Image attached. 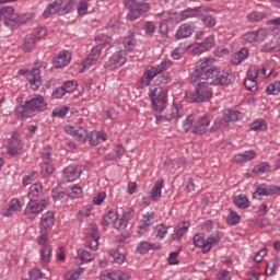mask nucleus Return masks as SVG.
<instances>
[{"label": "nucleus", "instance_id": "nucleus-8", "mask_svg": "<svg viewBox=\"0 0 280 280\" xmlns=\"http://www.w3.org/2000/svg\"><path fill=\"white\" fill-rule=\"evenodd\" d=\"M45 207H47V201L43 199L38 201V199H31L24 209V215L27 220H36L39 213L45 211Z\"/></svg>", "mask_w": 280, "mask_h": 280}, {"label": "nucleus", "instance_id": "nucleus-6", "mask_svg": "<svg viewBox=\"0 0 280 280\" xmlns=\"http://www.w3.org/2000/svg\"><path fill=\"white\" fill-rule=\"evenodd\" d=\"M266 38H268V30L258 28L257 31L247 32L242 35L241 40L242 44L247 47H257V45H261Z\"/></svg>", "mask_w": 280, "mask_h": 280}, {"label": "nucleus", "instance_id": "nucleus-46", "mask_svg": "<svg viewBox=\"0 0 280 280\" xmlns=\"http://www.w3.org/2000/svg\"><path fill=\"white\" fill-rule=\"evenodd\" d=\"M3 23L9 30H16V27H19V19L16 15L5 16Z\"/></svg>", "mask_w": 280, "mask_h": 280}, {"label": "nucleus", "instance_id": "nucleus-17", "mask_svg": "<svg viewBox=\"0 0 280 280\" xmlns=\"http://www.w3.org/2000/svg\"><path fill=\"white\" fill-rule=\"evenodd\" d=\"M195 30L196 27L192 24H189V23L180 24L175 33L176 40H183L185 38H189V36L194 34Z\"/></svg>", "mask_w": 280, "mask_h": 280}, {"label": "nucleus", "instance_id": "nucleus-62", "mask_svg": "<svg viewBox=\"0 0 280 280\" xmlns=\"http://www.w3.org/2000/svg\"><path fill=\"white\" fill-rule=\"evenodd\" d=\"M192 242L195 246H197L198 248H202V253H205V244L207 243L205 236H201L200 234H195Z\"/></svg>", "mask_w": 280, "mask_h": 280}, {"label": "nucleus", "instance_id": "nucleus-35", "mask_svg": "<svg viewBox=\"0 0 280 280\" xmlns=\"http://www.w3.org/2000/svg\"><path fill=\"white\" fill-rule=\"evenodd\" d=\"M249 52L247 48H242L238 52H236L233 57H232V65H242V62H244V60H246V58H248Z\"/></svg>", "mask_w": 280, "mask_h": 280}, {"label": "nucleus", "instance_id": "nucleus-14", "mask_svg": "<svg viewBox=\"0 0 280 280\" xmlns=\"http://www.w3.org/2000/svg\"><path fill=\"white\" fill-rule=\"evenodd\" d=\"M215 47V36L209 35L205 38L203 42L197 43L194 47V54H202L203 51H209V49H213Z\"/></svg>", "mask_w": 280, "mask_h": 280}, {"label": "nucleus", "instance_id": "nucleus-64", "mask_svg": "<svg viewBox=\"0 0 280 280\" xmlns=\"http://www.w3.org/2000/svg\"><path fill=\"white\" fill-rule=\"evenodd\" d=\"M259 66H252L249 67L248 71H247V78L249 80H257V78H259Z\"/></svg>", "mask_w": 280, "mask_h": 280}, {"label": "nucleus", "instance_id": "nucleus-36", "mask_svg": "<svg viewBox=\"0 0 280 280\" xmlns=\"http://www.w3.org/2000/svg\"><path fill=\"white\" fill-rule=\"evenodd\" d=\"M234 205L238 209H248L250 207V200H248V197L246 195H238L234 197Z\"/></svg>", "mask_w": 280, "mask_h": 280}, {"label": "nucleus", "instance_id": "nucleus-16", "mask_svg": "<svg viewBox=\"0 0 280 280\" xmlns=\"http://www.w3.org/2000/svg\"><path fill=\"white\" fill-rule=\"evenodd\" d=\"M30 198H37L39 202H43L45 200L47 202V199L49 198L47 194L43 190V185L39 183H35L31 185L30 191H28Z\"/></svg>", "mask_w": 280, "mask_h": 280}, {"label": "nucleus", "instance_id": "nucleus-9", "mask_svg": "<svg viewBox=\"0 0 280 280\" xmlns=\"http://www.w3.org/2000/svg\"><path fill=\"white\" fill-rule=\"evenodd\" d=\"M102 56V46H95L91 49V52L82 60L80 73L89 70L93 65H97Z\"/></svg>", "mask_w": 280, "mask_h": 280}, {"label": "nucleus", "instance_id": "nucleus-39", "mask_svg": "<svg viewBox=\"0 0 280 280\" xmlns=\"http://www.w3.org/2000/svg\"><path fill=\"white\" fill-rule=\"evenodd\" d=\"M249 128L256 132H264L268 130V122L264 119H257L249 125Z\"/></svg>", "mask_w": 280, "mask_h": 280}, {"label": "nucleus", "instance_id": "nucleus-59", "mask_svg": "<svg viewBox=\"0 0 280 280\" xmlns=\"http://www.w3.org/2000/svg\"><path fill=\"white\" fill-rule=\"evenodd\" d=\"M67 113H69V107H57L52 110L51 116L52 117H59L60 119L67 117Z\"/></svg>", "mask_w": 280, "mask_h": 280}, {"label": "nucleus", "instance_id": "nucleus-47", "mask_svg": "<svg viewBox=\"0 0 280 280\" xmlns=\"http://www.w3.org/2000/svg\"><path fill=\"white\" fill-rule=\"evenodd\" d=\"M38 178V172L36 171H30L26 173V175L22 178V184L27 186L32 185L36 179Z\"/></svg>", "mask_w": 280, "mask_h": 280}, {"label": "nucleus", "instance_id": "nucleus-33", "mask_svg": "<svg viewBox=\"0 0 280 280\" xmlns=\"http://www.w3.org/2000/svg\"><path fill=\"white\" fill-rule=\"evenodd\" d=\"M122 45L127 51H132L137 47V37L133 32H128L122 40Z\"/></svg>", "mask_w": 280, "mask_h": 280}, {"label": "nucleus", "instance_id": "nucleus-19", "mask_svg": "<svg viewBox=\"0 0 280 280\" xmlns=\"http://www.w3.org/2000/svg\"><path fill=\"white\" fill-rule=\"evenodd\" d=\"M82 175V168L80 166H67L63 170V178L67 183H73V180H78Z\"/></svg>", "mask_w": 280, "mask_h": 280}, {"label": "nucleus", "instance_id": "nucleus-5", "mask_svg": "<svg viewBox=\"0 0 280 280\" xmlns=\"http://www.w3.org/2000/svg\"><path fill=\"white\" fill-rule=\"evenodd\" d=\"M40 63H35L31 70H19V75H25L31 89L33 91H38L43 85V77L40 75Z\"/></svg>", "mask_w": 280, "mask_h": 280}, {"label": "nucleus", "instance_id": "nucleus-52", "mask_svg": "<svg viewBox=\"0 0 280 280\" xmlns=\"http://www.w3.org/2000/svg\"><path fill=\"white\" fill-rule=\"evenodd\" d=\"M266 172H270V164L268 162H262L253 168L254 174L261 175L266 174Z\"/></svg>", "mask_w": 280, "mask_h": 280}, {"label": "nucleus", "instance_id": "nucleus-57", "mask_svg": "<svg viewBox=\"0 0 280 280\" xmlns=\"http://www.w3.org/2000/svg\"><path fill=\"white\" fill-rule=\"evenodd\" d=\"M16 16H18L19 25H25V24L32 23V21H34V14L33 13H25V14L16 15Z\"/></svg>", "mask_w": 280, "mask_h": 280}, {"label": "nucleus", "instance_id": "nucleus-60", "mask_svg": "<svg viewBox=\"0 0 280 280\" xmlns=\"http://www.w3.org/2000/svg\"><path fill=\"white\" fill-rule=\"evenodd\" d=\"M172 67V60L170 59H163L158 67H155V70L159 74L163 73V71H167L168 68Z\"/></svg>", "mask_w": 280, "mask_h": 280}, {"label": "nucleus", "instance_id": "nucleus-7", "mask_svg": "<svg viewBox=\"0 0 280 280\" xmlns=\"http://www.w3.org/2000/svg\"><path fill=\"white\" fill-rule=\"evenodd\" d=\"M206 80L199 79L198 81H192L190 77V82L195 86V93L192 94V102H207L211 100V91H209V85Z\"/></svg>", "mask_w": 280, "mask_h": 280}, {"label": "nucleus", "instance_id": "nucleus-18", "mask_svg": "<svg viewBox=\"0 0 280 280\" xmlns=\"http://www.w3.org/2000/svg\"><path fill=\"white\" fill-rule=\"evenodd\" d=\"M154 224V212H147L145 214L142 215V219L139 221L138 225V233L140 235H143L148 231V228Z\"/></svg>", "mask_w": 280, "mask_h": 280}, {"label": "nucleus", "instance_id": "nucleus-23", "mask_svg": "<svg viewBox=\"0 0 280 280\" xmlns=\"http://www.w3.org/2000/svg\"><path fill=\"white\" fill-rule=\"evenodd\" d=\"M222 232L214 231L210 236L206 238L205 243V254L211 250L212 246H218L220 244V240H222Z\"/></svg>", "mask_w": 280, "mask_h": 280}, {"label": "nucleus", "instance_id": "nucleus-3", "mask_svg": "<svg viewBox=\"0 0 280 280\" xmlns=\"http://www.w3.org/2000/svg\"><path fill=\"white\" fill-rule=\"evenodd\" d=\"M47 110V102H45V96L40 94H32L26 97V101L19 105L18 117L20 119H32L36 117L38 113H45Z\"/></svg>", "mask_w": 280, "mask_h": 280}, {"label": "nucleus", "instance_id": "nucleus-4", "mask_svg": "<svg viewBox=\"0 0 280 280\" xmlns=\"http://www.w3.org/2000/svg\"><path fill=\"white\" fill-rule=\"evenodd\" d=\"M124 5L129 10L127 14L129 21L141 19L150 10V4L143 0H125Z\"/></svg>", "mask_w": 280, "mask_h": 280}, {"label": "nucleus", "instance_id": "nucleus-55", "mask_svg": "<svg viewBox=\"0 0 280 280\" xmlns=\"http://www.w3.org/2000/svg\"><path fill=\"white\" fill-rule=\"evenodd\" d=\"M61 86L66 93H73V91L78 89V81L75 80L66 81Z\"/></svg>", "mask_w": 280, "mask_h": 280}, {"label": "nucleus", "instance_id": "nucleus-58", "mask_svg": "<svg viewBox=\"0 0 280 280\" xmlns=\"http://www.w3.org/2000/svg\"><path fill=\"white\" fill-rule=\"evenodd\" d=\"M196 120V117L194 115L187 116V118L183 122V128L186 132H189L190 130H194V121Z\"/></svg>", "mask_w": 280, "mask_h": 280}, {"label": "nucleus", "instance_id": "nucleus-29", "mask_svg": "<svg viewBox=\"0 0 280 280\" xmlns=\"http://www.w3.org/2000/svg\"><path fill=\"white\" fill-rule=\"evenodd\" d=\"M75 259L77 264L82 266L84 261H93V259H95V255L86 249H78Z\"/></svg>", "mask_w": 280, "mask_h": 280}, {"label": "nucleus", "instance_id": "nucleus-45", "mask_svg": "<svg viewBox=\"0 0 280 280\" xmlns=\"http://www.w3.org/2000/svg\"><path fill=\"white\" fill-rule=\"evenodd\" d=\"M52 199L54 200H62L65 196H67V189L62 187L61 185H57L51 192Z\"/></svg>", "mask_w": 280, "mask_h": 280}, {"label": "nucleus", "instance_id": "nucleus-11", "mask_svg": "<svg viewBox=\"0 0 280 280\" xmlns=\"http://www.w3.org/2000/svg\"><path fill=\"white\" fill-rule=\"evenodd\" d=\"M211 118H209V116L205 115V116H200L198 117L192 126V133L194 135H207V132H209V130L211 129Z\"/></svg>", "mask_w": 280, "mask_h": 280}, {"label": "nucleus", "instance_id": "nucleus-41", "mask_svg": "<svg viewBox=\"0 0 280 280\" xmlns=\"http://www.w3.org/2000/svg\"><path fill=\"white\" fill-rule=\"evenodd\" d=\"M108 254L113 258L114 264H117L118 266H121V264L126 261V255L120 253L118 249H112L108 252Z\"/></svg>", "mask_w": 280, "mask_h": 280}, {"label": "nucleus", "instance_id": "nucleus-38", "mask_svg": "<svg viewBox=\"0 0 280 280\" xmlns=\"http://www.w3.org/2000/svg\"><path fill=\"white\" fill-rule=\"evenodd\" d=\"M67 197L73 199L82 198V187L72 185L67 188Z\"/></svg>", "mask_w": 280, "mask_h": 280}, {"label": "nucleus", "instance_id": "nucleus-1", "mask_svg": "<svg viewBox=\"0 0 280 280\" xmlns=\"http://www.w3.org/2000/svg\"><path fill=\"white\" fill-rule=\"evenodd\" d=\"M213 59L207 57L199 60L191 74L192 82L198 80H212V86H231L235 82V73L229 71H220L218 68L211 67Z\"/></svg>", "mask_w": 280, "mask_h": 280}, {"label": "nucleus", "instance_id": "nucleus-43", "mask_svg": "<svg viewBox=\"0 0 280 280\" xmlns=\"http://www.w3.org/2000/svg\"><path fill=\"white\" fill-rule=\"evenodd\" d=\"M224 121H237L238 119H242V113L237 110H226L223 114Z\"/></svg>", "mask_w": 280, "mask_h": 280}, {"label": "nucleus", "instance_id": "nucleus-31", "mask_svg": "<svg viewBox=\"0 0 280 280\" xmlns=\"http://www.w3.org/2000/svg\"><path fill=\"white\" fill-rule=\"evenodd\" d=\"M35 48H36V39L34 35H26L23 38V43H22L23 51H25L26 54H30L31 51H34Z\"/></svg>", "mask_w": 280, "mask_h": 280}, {"label": "nucleus", "instance_id": "nucleus-10", "mask_svg": "<svg viewBox=\"0 0 280 280\" xmlns=\"http://www.w3.org/2000/svg\"><path fill=\"white\" fill-rule=\"evenodd\" d=\"M86 246L91 250H97V246H100V229H97L95 223H91L88 228Z\"/></svg>", "mask_w": 280, "mask_h": 280}, {"label": "nucleus", "instance_id": "nucleus-53", "mask_svg": "<svg viewBox=\"0 0 280 280\" xmlns=\"http://www.w3.org/2000/svg\"><path fill=\"white\" fill-rule=\"evenodd\" d=\"M189 230V222L187 221H182L180 223H178L177 225V230H176V236L177 237H183V235H185L187 233V231Z\"/></svg>", "mask_w": 280, "mask_h": 280}, {"label": "nucleus", "instance_id": "nucleus-21", "mask_svg": "<svg viewBox=\"0 0 280 280\" xmlns=\"http://www.w3.org/2000/svg\"><path fill=\"white\" fill-rule=\"evenodd\" d=\"M275 194H277L276 185L259 184L253 198H257V196H275Z\"/></svg>", "mask_w": 280, "mask_h": 280}, {"label": "nucleus", "instance_id": "nucleus-20", "mask_svg": "<svg viewBox=\"0 0 280 280\" xmlns=\"http://www.w3.org/2000/svg\"><path fill=\"white\" fill-rule=\"evenodd\" d=\"M62 0H49L46 9L43 12L44 19H50L56 12H60Z\"/></svg>", "mask_w": 280, "mask_h": 280}, {"label": "nucleus", "instance_id": "nucleus-30", "mask_svg": "<svg viewBox=\"0 0 280 280\" xmlns=\"http://www.w3.org/2000/svg\"><path fill=\"white\" fill-rule=\"evenodd\" d=\"M16 211H21V202L19 199H12L9 203V207L3 210L2 214L5 218H10L16 213Z\"/></svg>", "mask_w": 280, "mask_h": 280}, {"label": "nucleus", "instance_id": "nucleus-42", "mask_svg": "<svg viewBox=\"0 0 280 280\" xmlns=\"http://www.w3.org/2000/svg\"><path fill=\"white\" fill-rule=\"evenodd\" d=\"M108 280H130V273L124 271L107 272Z\"/></svg>", "mask_w": 280, "mask_h": 280}, {"label": "nucleus", "instance_id": "nucleus-24", "mask_svg": "<svg viewBox=\"0 0 280 280\" xmlns=\"http://www.w3.org/2000/svg\"><path fill=\"white\" fill-rule=\"evenodd\" d=\"M71 62V54L69 51L60 52L57 57L52 59L55 69H62Z\"/></svg>", "mask_w": 280, "mask_h": 280}, {"label": "nucleus", "instance_id": "nucleus-61", "mask_svg": "<svg viewBox=\"0 0 280 280\" xmlns=\"http://www.w3.org/2000/svg\"><path fill=\"white\" fill-rule=\"evenodd\" d=\"M155 233L156 237L160 240H165V235H167V225L161 223L158 226H155Z\"/></svg>", "mask_w": 280, "mask_h": 280}, {"label": "nucleus", "instance_id": "nucleus-28", "mask_svg": "<svg viewBox=\"0 0 280 280\" xmlns=\"http://www.w3.org/2000/svg\"><path fill=\"white\" fill-rule=\"evenodd\" d=\"M161 245L156 243H150L148 241H142L137 245V253L140 255H145L149 250H160Z\"/></svg>", "mask_w": 280, "mask_h": 280}, {"label": "nucleus", "instance_id": "nucleus-56", "mask_svg": "<svg viewBox=\"0 0 280 280\" xmlns=\"http://www.w3.org/2000/svg\"><path fill=\"white\" fill-rule=\"evenodd\" d=\"M42 260L45 264H49L51 261V245H46L40 253Z\"/></svg>", "mask_w": 280, "mask_h": 280}, {"label": "nucleus", "instance_id": "nucleus-40", "mask_svg": "<svg viewBox=\"0 0 280 280\" xmlns=\"http://www.w3.org/2000/svg\"><path fill=\"white\" fill-rule=\"evenodd\" d=\"M187 51V45L186 44H179L178 47H176L172 52L171 57L173 60H180L183 56H185V52Z\"/></svg>", "mask_w": 280, "mask_h": 280}, {"label": "nucleus", "instance_id": "nucleus-63", "mask_svg": "<svg viewBox=\"0 0 280 280\" xmlns=\"http://www.w3.org/2000/svg\"><path fill=\"white\" fill-rule=\"evenodd\" d=\"M244 84H245V89H247V91H252L253 93H255V91H257V89H258L257 80H255V79L246 78L244 80Z\"/></svg>", "mask_w": 280, "mask_h": 280}, {"label": "nucleus", "instance_id": "nucleus-22", "mask_svg": "<svg viewBox=\"0 0 280 280\" xmlns=\"http://www.w3.org/2000/svg\"><path fill=\"white\" fill-rule=\"evenodd\" d=\"M122 65H126V51H116L109 58V69H117L119 67H122Z\"/></svg>", "mask_w": 280, "mask_h": 280}, {"label": "nucleus", "instance_id": "nucleus-12", "mask_svg": "<svg viewBox=\"0 0 280 280\" xmlns=\"http://www.w3.org/2000/svg\"><path fill=\"white\" fill-rule=\"evenodd\" d=\"M159 75V71L154 66H147L143 72V75L140 79L141 89L145 86H150L152 84V80Z\"/></svg>", "mask_w": 280, "mask_h": 280}, {"label": "nucleus", "instance_id": "nucleus-34", "mask_svg": "<svg viewBox=\"0 0 280 280\" xmlns=\"http://www.w3.org/2000/svg\"><path fill=\"white\" fill-rule=\"evenodd\" d=\"M233 159L235 163H248V161H253V159H255V151L252 150L235 154Z\"/></svg>", "mask_w": 280, "mask_h": 280}, {"label": "nucleus", "instance_id": "nucleus-26", "mask_svg": "<svg viewBox=\"0 0 280 280\" xmlns=\"http://www.w3.org/2000/svg\"><path fill=\"white\" fill-rule=\"evenodd\" d=\"M90 145H100L101 141H106V133L104 131L93 130L88 135Z\"/></svg>", "mask_w": 280, "mask_h": 280}, {"label": "nucleus", "instance_id": "nucleus-44", "mask_svg": "<svg viewBox=\"0 0 280 280\" xmlns=\"http://www.w3.org/2000/svg\"><path fill=\"white\" fill-rule=\"evenodd\" d=\"M247 21L249 23H259V21H264L266 19V13L259 12V11H254L249 14L246 15Z\"/></svg>", "mask_w": 280, "mask_h": 280}, {"label": "nucleus", "instance_id": "nucleus-37", "mask_svg": "<svg viewBox=\"0 0 280 280\" xmlns=\"http://www.w3.org/2000/svg\"><path fill=\"white\" fill-rule=\"evenodd\" d=\"M260 51H262V54H268V52H272V51H280L279 40L271 39L270 43L264 44L261 46Z\"/></svg>", "mask_w": 280, "mask_h": 280}, {"label": "nucleus", "instance_id": "nucleus-15", "mask_svg": "<svg viewBox=\"0 0 280 280\" xmlns=\"http://www.w3.org/2000/svg\"><path fill=\"white\" fill-rule=\"evenodd\" d=\"M23 141H21V139L16 138L15 136H12L7 148V152L10 154V156H19L23 153Z\"/></svg>", "mask_w": 280, "mask_h": 280}, {"label": "nucleus", "instance_id": "nucleus-48", "mask_svg": "<svg viewBox=\"0 0 280 280\" xmlns=\"http://www.w3.org/2000/svg\"><path fill=\"white\" fill-rule=\"evenodd\" d=\"M74 137L80 143H86L89 139V131H86V129H84L83 127H80L79 129H77V133L74 135Z\"/></svg>", "mask_w": 280, "mask_h": 280}, {"label": "nucleus", "instance_id": "nucleus-54", "mask_svg": "<svg viewBox=\"0 0 280 280\" xmlns=\"http://www.w3.org/2000/svg\"><path fill=\"white\" fill-rule=\"evenodd\" d=\"M277 264H279V260L277 258H273L267 262L266 265L267 277H272V275H275V269L277 268Z\"/></svg>", "mask_w": 280, "mask_h": 280}, {"label": "nucleus", "instance_id": "nucleus-51", "mask_svg": "<svg viewBox=\"0 0 280 280\" xmlns=\"http://www.w3.org/2000/svg\"><path fill=\"white\" fill-rule=\"evenodd\" d=\"M268 95H279L280 93V81H275L266 88Z\"/></svg>", "mask_w": 280, "mask_h": 280}, {"label": "nucleus", "instance_id": "nucleus-49", "mask_svg": "<svg viewBox=\"0 0 280 280\" xmlns=\"http://www.w3.org/2000/svg\"><path fill=\"white\" fill-rule=\"evenodd\" d=\"M240 220H242V217H240L237 212L230 210V213L226 218L228 224H230V226H235L240 224Z\"/></svg>", "mask_w": 280, "mask_h": 280}, {"label": "nucleus", "instance_id": "nucleus-13", "mask_svg": "<svg viewBox=\"0 0 280 280\" xmlns=\"http://www.w3.org/2000/svg\"><path fill=\"white\" fill-rule=\"evenodd\" d=\"M55 224H56V214L54 213V211H47L42 215L40 222H39L40 231H51Z\"/></svg>", "mask_w": 280, "mask_h": 280}, {"label": "nucleus", "instance_id": "nucleus-32", "mask_svg": "<svg viewBox=\"0 0 280 280\" xmlns=\"http://www.w3.org/2000/svg\"><path fill=\"white\" fill-rule=\"evenodd\" d=\"M163 185V179H160L154 183V186L151 189V200H153L154 202H159V200H161Z\"/></svg>", "mask_w": 280, "mask_h": 280}, {"label": "nucleus", "instance_id": "nucleus-2", "mask_svg": "<svg viewBox=\"0 0 280 280\" xmlns=\"http://www.w3.org/2000/svg\"><path fill=\"white\" fill-rule=\"evenodd\" d=\"M172 81L170 74H160L155 84L149 88V97L155 113H163L167 108V91L161 84H167Z\"/></svg>", "mask_w": 280, "mask_h": 280}, {"label": "nucleus", "instance_id": "nucleus-27", "mask_svg": "<svg viewBox=\"0 0 280 280\" xmlns=\"http://www.w3.org/2000/svg\"><path fill=\"white\" fill-rule=\"evenodd\" d=\"M203 10L200 7L197 8H188L180 12L179 14V21H187V19H196L197 16H200L202 14Z\"/></svg>", "mask_w": 280, "mask_h": 280}, {"label": "nucleus", "instance_id": "nucleus-50", "mask_svg": "<svg viewBox=\"0 0 280 280\" xmlns=\"http://www.w3.org/2000/svg\"><path fill=\"white\" fill-rule=\"evenodd\" d=\"M228 121L223 119H215L213 125L210 128L211 132H220V130H224L226 128Z\"/></svg>", "mask_w": 280, "mask_h": 280}, {"label": "nucleus", "instance_id": "nucleus-25", "mask_svg": "<svg viewBox=\"0 0 280 280\" xmlns=\"http://www.w3.org/2000/svg\"><path fill=\"white\" fill-rule=\"evenodd\" d=\"M183 117V107L178 104H173L171 114L165 116H158V119H164V121H172V119H180Z\"/></svg>", "mask_w": 280, "mask_h": 280}]
</instances>
